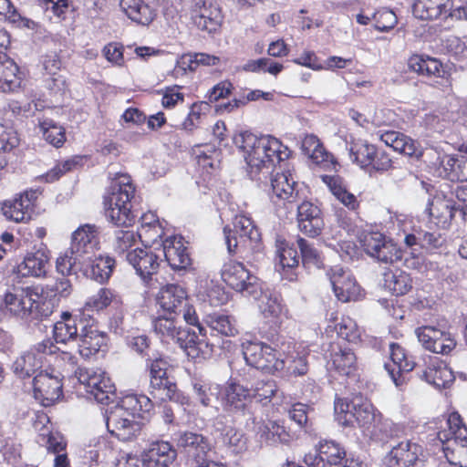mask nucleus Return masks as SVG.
<instances>
[{
	"label": "nucleus",
	"mask_w": 467,
	"mask_h": 467,
	"mask_svg": "<svg viewBox=\"0 0 467 467\" xmlns=\"http://www.w3.org/2000/svg\"><path fill=\"white\" fill-rule=\"evenodd\" d=\"M234 144L243 151L251 179H254L264 169L266 173L275 164L288 159L290 150L272 136L257 137L244 132L234 137Z\"/></svg>",
	"instance_id": "1"
},
{
	"label": "nucleus",
	"mask_w": 467,
	"mask_h": 467,
	"mask_svg": "<svg viewBox=\"0 0 467 467\" xmlns=\"http://www.w3.org/2000/svg\"><path fill=\"white\" fill-rule=\"evenodd\" d=\"M233 224L234 231L241 239H244V244L239 246L237 237L228 226H225L223 234L228 253L230 254L242 253V257L251 265L261 262L265 257L261 244V234L252 219L244 214L235 215Z\"/></svg>",
	"instance_id": "2"
},
{
	"label": "nucleus",
	"mask_w": 467,
	"mask_h": 467,
	"mask_svg": "<svg viewBox=\"0 0 467 467\" xmlns=\"http://www.w3.org/2000/svg\"><path fill=\"white\" fill-rule=\"evenodd\" d=\"M135 187L128 174H117L111 181L109 196L105 200L106 216L117 226H131L136 219L131 200Z\"/></svg>",
	"instance_id": "3"
},
{
	"label": "nucleus",
	"mask_w": 467,
	"mask_h": 467,
	"mask_svg": "<svg viewBox=\"0 0 467 467\" xmlns=\"http://www.w3.org/2000/svg\"><path fill=\"white\" fill-rule=\"evenodd\" d=\"M334 409L337 420L343 426L351 425L355 420L359 427L369 430L379 424L382 418L373 404L362 396H357L351 401L337 398Z\"/></svg>",
	"instance_id": "4"
},
{
	"label": "nucleus",
	"mask_w": 467,
	"mask_h": 467,
	"mask_svg": "<svg viewBox=\"0 0 467 467\" xmlns=\"http://www.w3.org/2000/svg\"><path fill=\"white\" fill-rule=\"evenodd\" d=\"M3 304L11 315L21 318L47 317L52 313L49 304L41 303V296L31 287H15L6 292Z\"/></svg>",
	"instance_id": "5"
},
{
	"label": "nucleus",
	"mask_w": 467,
	"mask_h": 467,
	"mask_svg": "<svg viewBox=\"0 0 467 467\" xmlns=\"http://www.w3.org/2000/svg\"><path fill=\"white\" fill-rule=\"evenodd\" d=\"M160 307L169 315L182 314L184 321L198 328L202 337L205 336V328L199 322L194 306L190 304L186 290L176 284H168L162 286L157 296Z\"/></svg>",
	"instance_id": "6"
},
{
	"label": "nucleus",
	"mask_w": 467,
	"mask_h": 467,
	"mask_svg": "<svg viewBox=\"0 0 467 467\" xmlns=\"http://www.w3.org/2000/svg\"><path fill=\"white\" fill-rule=\"evenodd\" d=\"M150 376V394L158 401L177 400L178 388L173 377L167 373L168 362L159 353H147Z\"/></svg>",
	"instance_id": "7"
},
{
	"label": "nucleus",
	"mask_w": 467,
	"mask_h": 467,
	"mask_svg": "<svg viewBox=\"0 0 467 467\" xmlns=\"http://www.w3.org/2000/svg\"><path fill=\"white\" fill-rule=\"evenodd\" d=\"M246 363L265 373H275L285 369V361L280 350L259 341H245L242 344Z\"/></svg>",
	"instance_id": "8"
},
{
	"label": "nucleus",
	"mask_w": 467,
	"mask_h": 467,
	"mask_svg": "<svg viewBox=\"0 0 467 467\" xmlns=\"http://www.w3.org/2000/svg\"><path fill=\"white\" fill-rule=\"evenodd\" d=\"M413 14L422 20H467V6L455 5L452 0H416Z\"/></svg>",
	"instance_id": "9"
},
{
	"label": "nucleus",
	"mask_w": 467,
	"mask_h": 467,
	"mask_svg": "<svg viewBox=\"0 0 467 467\" xmlns=\"http://www.w3.org/2000/svg\"><path fill=\"white\" fill-rule=\"evenodd\" d=\"M222 280L232 289L245 296L257 298L260 293L259 279L251 274L242 263L229 261L221 269Z\"/></svg>",
	"instance_id": "10"
},
{
	"label": "nucleus",
	"mask_w": 467,
	"mask_h": 467,
	"mask_svg": "<svg viewBox=\"0 0 467 467\" xmlns=\"http://www.w3.org/2000/svg\"><path fill=\"white\" fill-rule=\"evenodd\" d=\"M76 375L79 383L85 387L86 392L99 403L108 404L113 400L115 386L101 369L79 368Z\"/></svg>",
	"instance_id": "11"
},
{
	"label": "nucleus",
	"mask_w": 467,
	"mask_h": 467,
	"mask_svg": "<svg viewBox=\"0 0 467 467\" xmlns=\"http://www.w3.org/2000/svg\"><path fill=\"white\" fill-rule=\"evenodd\" d=\"M360 243L366 254L379 262L394 264L403 257L397 244L379 232L365 233Z\"/></svg>",
	"instance_id": "12"
},
{
	"label": "nucleus",
	"mask_w": 467,
	"mask_h": 467,
	"mask_svg": "<svg viewBox=\"0 0 467 467\" xmlns=\"http://www.w3.org/2000/svg\"><path fill=\"white\" fill-rule=\"evenodd\" d=\"M106 425L109 432L121 441H132L141 430L138 419L122 409H112L107 415Z\"/></svg>",
	"instance_id": "13"
},
{
	"label": "nucleus",
	"mask_w": 467,
	"mask_h": 467,
	"mask_svg": "<svg viewBox=\"0 0 467 467\" xmlns=\"http://www.w3.org/2000/svg\"><path fill=\"white\" fill-rule=\"evenodd\" d=\"M425 461V453L421 445L405 441L394 446L385 457L386 467L421 466Z\"/></svg>",
	"instance_id": "14"
},
{
	"label": "nucleus",
	"mask_w": 467,
	"mask_h": 467,
	"mask_svg": "<svg viewBox=\"0 0 467 467\" xmlns=\"http://www.w3.org/2000/svg\"><path fill=\"white\" fill-rule=\"evenodd\" d=\"M333 291L338 300L349 302L357 300L360 296V286L357 284L349 270L341 266H334L328 272Z\"/></svg>",
	"instance_id": "15"
},
{
	"label": "nucleus",
	"mask_w": 467,
	"mask_h": 467,
	"mask_svg": "<svg viewBox=\"0 0 467 467\" xmlns=\"http://www.w3.org/2000/svg\"><path fill=\"white\" fill-rule=\"evenodd\" d=\"M62 378L59 372L41 371L33 379L34 393L44 406L57 400L62 395Z\"/></svg>",
	"instance_id": "16"
},
{
	"label": "nucleus",
	"mask_w": 467,
	"mask_h": 467,
	"mask_svg": "<svg viewBox=\"0 0 467 467\" xmlns=\"http://www.w3.org/2000/svg\"><path fill=\"white\" fill-rule=\"evenodd\" d=\"M175 442L178 450L195 462L207 457L212 450L208 438L194 431H179Z\"/></svg>",
	"instance_id": "17"
},
{
	"label": "nucleus",
	"mask_w": 467,
	"mask_h": 467,
	"mask_svg": "<svg viewBox=\"0 0 467 467\" xmlns=\"http://www.w3.org/2000/svg\"><path fill=\"white\" fill-rule=\"evenodd\" d=\"M190 10L193 24L202 31L214 32L221 24L220 9L206 0H191Z\"/></svg>",
	"instance_id": "18"
},
{
	"label": "nucleus",
	"mask_w": 467,
	"mask_h": 467,
	"mask_svg": "<svg viewBox=\"0 0 467 467\" xmlns=\"http://www.w3.org/2000/svg\"><path fill=\"white\" fill-rule=\"evenodd\" d=\"M39 195L38 190H29L21 193L13 202H5L2 207L4 215L16 223L29 221Z\"/></svg>",
	"instance_id": "19"
},
{
	"label": "nucleus",
	"mask_w": 467,
	"mask_h": 467,
	"mask_svg": "<svg viewBox=\"0 0 467 467\" xmlns=\"http://www.w3.org/2000/svg\"><path fill=\"white\" fill-rule=\"evenodd\" d=\"M419 341L427 350L437 354H448L456 346L451 334L431 326H425L416 330Z\"/></svg>",
	"instance_id": "20"
},
{
	"label": "nucleus",
	"mask_w": 467,
	"mask_h": 467,
	"mask_svg": "<svg viewBox=\"0 0 467 467\" xmlns=\"http://www.w3.org/2000/svg\"><path fill=\"white\" fill-rule=\"evenodd\" d=\"M165 260L174 271H186L192 265V258L182 237L171 236L162 242Z\"/></svg>",
	"instance_id": "21"
},
{
	"label": "nucleus",
	"mask_w": 467,
	"mask_h": 467,
	"mask_svg": "<svg viewBox=\"0 0 467 467\" xmlns=\"http://www.w3.org/2000/svg\"><path fill=\"white\" fill-rule=\"evenodd\" d=\"M297 223L304 234L309 237L319 235L324 228L320 209L310 202H303L297 206Z\"/></svg>",
	"instance_id": "22"
},
{
	"label": "nucleus",
	"mask_w": 467,
	"mask_h": 467,
	"mask_svg": "<svg viewBox=\"0 0 467 467\" xmlns=\"http://www.w3.org/2000/svg\"><path fill=\"white\" fill-rule=\"evenodd\" d=\"M221 396L223 409L233 415L244 411L245 406L252 401L251 390L235 382H230L222 389Z\"/></svg>",
	"instance_id": "23"
},
{
	"label": "nucleus",
	"mask_w": 467,
	"mask_h": 467,
	"mask_svg": "<svg viewBox=\"0 0 467 467\" xmlns=\"http://www.w3.org/2000/svg\"><path fill=\"white\" fill-rule=\"evenodd\" d=\"M391 363H385L384 369L396 387L400 388L406 383L402 372L411 371L415 364L406 358L404 349L397 343L389 344Z\"/></svg>",
	"instance_id": "24"
},
{
	"label": "nucleus",
	"mask_w": 467,
	"mask_h": 467,
	"mask_svg": "<svg viewBox=\"0 0 467 467\" xmlns=\"http://www.w3.org/2000/svg\"><path fill=\"white\" fill-rule=\"evenodd\" d=\"M126 259L143 279L156 274L160 266V258L150 249L137 248L129 251Z\"/></svg>",
	"instance_id": "25"
},
{
	"label": "nucleus",
	"mask_w": 467,
	"mask_h": 467,
	"mask_svg": "<svg viewBox=\"0 0 467 467\" xmlns=\"http://www.w3.org/2000/svg\"><path fill=\"white\" fill-rule=\"evenodd\" d=\"M98 228L94 224H85L78 227L72 234L71 253L78 254L89 259L99 244Z\"/></svg>",
	"instance_id": "26"
},
{
	"label": "nucleus",
	"mask_w": 467,
	"mask_h": 467,
	"mask_svg": "<svg viewBox=\"0 0 467 467\" xmlns=\"http://www.w3.org/2000/svg\"><path fill=\"white\" fill-rule=\"evenodd\" d=\"M146 467H169L176 459V450L168 441H157L142 453Z\"/></svg>",
	"instance_id": "27"
},
{
	"label": "nucleus",
	"mask_w": 467,
	"mask_h": 467,
	"mask_svg": "<svg viewBox=\"0 0 467 467\" xmlns=\"http://www.w3.org/2000/svg\"><path fill=\"white\" fill-rule=\"evenodd\" d=\"M272 198L287 203H294L299 200L297 182L290 173H276L271 180Z\"/></svg>",
	"instance_id": "28"
},
{
	"label": "nucleus",
	"mask_w": 467,
	"mask_h": 467,
	"mask_svg": "<svg viewBox=\"0 0 467 467\" xmlns=\"http://www.w3.org/2000/svg\"><path fill=\"white\" fill-rule=\"evenodd\" d=\"M82 323L78 315L62 312L60 319L54 324L53 336L57 343L67 344L78 339V324Z\"/></svg>",
	"instance_id": "29"
},
{
	"label": "nucleus",
	"mask_w": 467,
	"mask_h": 467,
	"mask_svg": "<svg viewBox=\"0 0 467 467\" xmlns=\"http://www.w3.org/2000/svg\"><path fill=\"white\" fill-rule=\"evenodd\" d=\"M115 264V259L109 255H99L94 259H91L89 255V259H86V265H83L82 274L86 277L102 284L111 276Z\"/></svg>",
	"instance_id": "30"
},
{
	"label": "nucleus",
	"mask_w": 467,
	"mask_h": 467,
	"mask_svg": "<svg viewBox=\"0 0 467 467\" xmlns=\"http://www.w3.org/2000/svg\"><path fill=\"white\" fill-rule=\"evenodd\" d=\"M106 345V336L93 327L83 326L78 337V352L85 358L97 354Z\"/></svg>",
	"instance_id": "31"
},
{
	"label": "nucleus",
	"mask_w": 467,
	"mask_h": 467,
	"mask_svg": "<svg viewBox=\"0 0 467 467\" xmlns=\"http://www.w3.org/2000/svg\"><path fill=\"white\" fill-rule=\"evenodd\" d=\"M458 208L454 201L437 196L429 202L426 212L436 220V224L445 226L452 220Z\"/></svg>",
	"instance_id": "32"
},
{
	"label": "nucleus",
	"mask_w": 467,
	"mask_h": 467,
	"mask_svg": "<svg viewBox=\"0 0 467 467\" xmlns=\"http://www.w3.org/2000/svg\"><path fill=\"white\" fill-rule=\"evenodd\" d=\"M331 364L336 371L344 376L353 374L358 368L357 357L353 350L338 345L332 348Z\"/></svg>",
	"instance_id": "33"
},
{
	"label": "nucleus",
	"mask_w": 467,
	"mask_h": 467,
	"mask_svg": "<svg viewBox=\"0 0 467 467\" xmlns=\"http://www.w3.org/2000/svg\"><path fill=\"white\" fill-rule=\"evenodd\" d=\"M119 6L130 19L140 25H149L155 17L154 10L143 0H120Z\"/></svg>",
	"instance_id": "34"
},
{
	"label": "nucleus",
	"mask_w": 467,
	"mask_h": 467,
	"mask_svg": "<svg viewBox=\"0 0 467 467\" xmlns=\"http://www.w3.org/2000/svg\"><path fill=\"white\" fill-rule=\"evenodd\" d=\"M408 67L419 75L442 78L445 70L441 61L434 57L414 55L408 60Z\"/></svg>",
	"instance_id": "35"
},
{
	"label": "nucleus",
	"mask_w": 467,
	"mask_h": 467,
	"mask_svg": "<svg viewBox=\"0 0 467 467\" xmlns=\"http://www.w3.org/2000/svg\"><path fill=\"white\" fill-rule=\"evenodd\" d=\"M380 283L386 290L395 296H403L412 287V280L410 275L401 270L385 271Z\"/></svg>",
	"instance_id": "36"
},
{
	"label": "nucleus",
	"mask_w": 467,
	"mask_h": 467,
	"mask_svg": "<svg viewBox=\"0 0 467 467\" xmlns=\"http://www.w3.org/2000/svg\"><path fill=\"white\" fill-rule=\"evenodd\" d=\"M322 181L327 185L332 194L349 210H356L359 206L357 197L349 192L344 181L337 175H324Z\"/></svg>",
	"instance_id": "37"
},
{
	"label": "nucleus",
	"mask_w": 467,
	"mask_h": 467,
	"mask_svg": "<svg viewBox=\"0 0 467 467\" xmlns=\"http://www.w3.org/2000/svg\"><path fill=\"white\" fill-rule=\"evenodd\" d=\"M48 421L49 419L45 413L37 415L35 428L36 431H40L39 437L41 440H39L38 442H43L49 451L58 454L65 450L66 442L63 437L58 434L51 433L49 429L45 426V422Z\"/></svg>",
	"instance_id": "38"
},
{
	"label": "nucleus",
	"mask_w": 467,
	"mask_h": 467,
	"mask_svg": "<svg viewBox=\"0 0 467 467\" xmlns=\"http://www.w3.org/2000/svg\"><path fill=\"white\" fill-rule=\"evenodd\" d=\"M421 378L438 389L447 388L454 380L451 368L444 363L433 362L422 371Z\"/></svg>",
	"instance_id": "39"
},
{
	"label": "nucleus",
	"mask_w": 467,
	"mask_h": 467,
	"mask_svg": "<svg viewBox=\"0 0 467 467\" xmlns=\"http://www.w3.org/2000/svg\"><path fill=\"white\" fill-rule=\"evenodd\" d=\"M113 409H122L136 419L143 418L142 414L150 412L152 409L150 399L145 395H126L119 404Z\"/></svg>",
	"instance_id": "40"
},
{
	"label": "nucleus",
	"mask_w": 467,
	"mask_h": 467,
	"mask_svg": "<svg viewBox=\"0 0 467 467\" xmlns=\"http://www.w3.org/2000/svg\"><path fill=\"white\" fill-rule=\"evenodd\" d=\"M48 256L43 251L27 254L18 270L23 275L42 276L47 272Z\"/></svg>",
	"instance_id": "41"
},
{
	"label": "nucleus",
	"mask_w": 467,
	"mask_h": 467,
	"mask_svg": "<svg viewBox=\"0 0 467 467\" xmlns=\"http://www.w3.org/2000/svg\"><path fill=\"white\" fill-rule=\"evenodd\" d=\"M348 145V150L353 162H356L361 168L370 166L377 150L374 145L361 140H352Z\"/></svg>",
	"instance_id": "42"
},
{
	"label": "nucleus",
	"mask_w": 467,
	"mask_h": 467,
	"mask_svg": "<svg viewBox=\"0 0 467 467\" xmlns=\"http://www.w3.org/2000/svg\"><path fill=\"white\" fill-rule=\"evenodd\" d=\"M18 67L16 63L5 55L0 56V89L4 92L14 91L20 86V79L16 77Z\"/></svg>",
	"instance_id": "43"
},
{
	"label": "nucleus",
	"mask_w": 467,
	"mask_h": 467,
	"mask_svg": "<svg viewBox=\"0 0 467 467\" xmlns=\"http://www.w3.org/2000/svg\"><path fill=\"white\" fill-rule=\"evenodd\" d=\"M86 259L82 255L71 253V247L59 255L56 262V267L62 275H77L82 273Z\"/></svg>",
	"instance_id": "44"
},
{
	"label": "nucleus",
	"mask_w": 467,
	"mask_h": 467,
	"mask_svg": "<svg viewBox=\"0 0 467 467\" xmlns=\"http://www.w3.org/2000/svg\"><path fill=\"white\" fill-rule=\"evenodd\" d=\"M163 229L157 220V216L152 213H147L140 217V228L138 235L144 238L145 242L155 244L158 239H161Z\"/></svg>",
	"instance_id": "45"
},
{
	"label": "nucleus",
	"mask_w": 467,
	"mask_h": 467,
	"mask_svg": "<svg viewBox=\"0 0 467 467\" xmlns=\"http://www.w3.org/2000/svg\"><path fill=\"white\" fill-rule=\"evenodd\" d=\"M41 367L39 358L28 349L16 358L13 364V371L18 377L25 379L31 377Z\"/></svg>",
	"instance_id": "46"
},
{
	"label": "nucleus",
	"mask_w": 467,
	"mask_h": 467,
	"mask_svg": "<svg viewBox=\"0 0 467 467\" xmlns=\"http://www.w3.org/2000/svg\"><path fill=\"white\" fill-rule=\"evenodd\" d=\"M177 315L169 317L160 316L153 321L154 331L160 336L162 341L170 342L174 339L176 332L181 327L180 321L176 318Z\"/></svg>",
	"instance_id": "47"
},
{
	"label": "nucleus",
	"mask_w": 467,
	"mask_h": 467,
	"mask_svg": "<svg viewBox=\"0 0 467 467\" xmlns=\"http://www.w3.org/2000/svg\"><path fill=\"white\" fill-rule=\"evenodd\" d=\"M301 149L303 152L316 164L327 161L329 158L328 152L326 151L319 139L313 134L305 136L302 140Z\"/></svg>",
	"instance_id": "48"
},
{
	"label": "nucleus",
	"mask_w": 467,
	"mask_h": 467,
	"mask_svg": "<svg viewBox=\"0 0 467 467\" xmlns=\"http://www.w3.org/2000/svg\"><path fill=\"white\" fill-rule=\"evenodd\" d=\"M259 309L265 317H276L281 313L282 306L279 296L270 291H263L260 285V293L258 297Z\"/></svg>",
	"instance_id": "49"
},
{
	"label": "nucleus",
	"mask_w": 467,
	"mask_h": 467,
	"mask_svg": "<svg viewBox=\"0 0 467 467\" xmlns=\"http://www.w3.org/2000/svg\"><path fill=\"white\" fill-rule=\"evenodd\" d=\"M44 69L50 77L46 79L47 85L50 89H60L65 85V79L57 75L61 67V61L55 53L46 56L44 59Z\"/></svg>",
	"instance_id": "50"
},
{
	"label": "nucleus",
	"mask_w": 467,
	"mask_h": 467,
	"mask_svg": "<svg viewBox=\"0 0 467 467\" xmlns=\"http://www.w3.org/2000/svg\"><path fill=\"white\" fill-rule=\"evenodd\" d=\"M193 391L198 401L204 407L214 406L215 401H219L222 395V388L218 384H202L196 382L193 384Z\"/></svg>",
	"instance_id": "51"
},
{
	"label": "nucleus",
	"mask_w": 467,
	"mask_h": 467,
	"mask_svg": "<svg viewBox=\"0 0 467 467\" xmlns=\"http://www.w3.org/2000/svg\"><path fill=\"white\" fill-rule=\"evenodd\" d=\"M444 169L449 171L451 180L467 182V156L462 154L448 156L444 161Z\"/></svg>",
	"instance_id": "52"
},
{
	"label": "nucleus",
	"mask_w": 467,
	"mask_h": 467,
	"mask_svg": "<svg viewBox=\"0 0 467 467\" xmlns=\"http://www.w3.org/2000/svg\"><path fill=\"white\" fill-rule=\"evenodd\" d=\"M220 62V58L216 56H212L205 53L187 54L183 55L179 61L180 67L183 70H196L197 67L202 66H215Z\"/></svg>",
	"instance_id": "53"
},
{
	"label": "nucleus",
	"mask_w": 467,
	"mask_h": 467,
	"mask_svg": "<svg viewBox=\"0 0 467 467\" xmlns=\"http://www.w3.org/2000/svg\"><path fill=\"white\" fill-rule=\"evenodd\" d=\"M262 436L274 442L288 443L293 440L294 435L286 428L276 421H269L267 424L259 427Z\"/></svg>",
	"instance_id": "54"
},
{
	"label": "nucleus",
	"mask_w": 467,
	"mask_h": 467,
	"mask_svg": "<svg viewBox=\"0 0 467 467\" xmlns=\"http://www.w3.org/2000/svg\"><path fill=\"white\" fill-rule=\"evenodd\" d=\"M318 448L321 452V460H324L326 465L340 464L346 457L345 450L335 441L320 442Z\"/></svg>",
	"instance_id": "55"
},
{
	"label": "nucleus",
	"mask_w": 467,
	"mask_h": 467,
	"mask_svg": "<svg viewBox=\"0 0 467 467\" xmlns=\"http://www.w3.org/2000/svg\"><path fill=\"white\" fill-rule=\"evenodd\" d=\"M208 324L213 330L226 337L234 336L237 333L234 318L227 315L213 314L209 317Z\"/></svg>",
	"instance_id": "56"
},
{
	"label": "nucleus",
	"mask_w": 467,
	"mask_h": 467,
	"mask_svg": "<svg viewBox=\"0 0 467 467\" xmlns=\"http://www.w3.org/2000/svg\"><path fill=\"white\" fill-rule=\"evenodd\" d=\"M197 337L195 332L181 326L172 341L177 343L186 352L188 357L196 358L197 350L193 347L196 346Z\"/></svg>",
	"instance_id": "57"
},
{
	"label": "nucleus",
	"mask_w": 467,
	"mask_h": 467,
	"mask_svg": "<svg viewBox=\"0 0 467 467\" xmlns=\"http://www.w3.org/2000/svg\"><path fill=\"white\" fill-rule=\"evenodd\" d=\"M40 129L43 132L44 139L48 143L57 148L63 145L66 136L65 130L62 127L57 126L51 119H45L40 123Z\"/></svg>",
	"instance_id": "58"
},
{
	"label": "nucleus",
	"mask_w": 467,
	"mask_h": 467,
	"mask_svg": "<svg viewBox=\"0 0 467 467\" xmlns=\"http://www.w3.org/2000/svg\"><path fill=\"white\" fill-rule=\"evenodd\" d=\"M297 246L301 253V258L304 265L319 266L321 265V256L318 250L307 240L298 237Z\"/></svg>",
	"instance_id": "59"
},
{
	"label": "nucleus",
	"mask_w": 467,
	"mask_h": 467,
	"mask_svg": "<svg viewBox=\"0 0 467 467\" xmlns=\"http://www.w3.org/2000/svg\"><path fill=\"white\" fill-rule=\"evenodd\" d=\"M335 330L341 338L348 342H356L360 337V332L356 322L348 317H342L341 320L335 325Z\"/></svg>",
	"instance_id": "60"
},
{
	"label": "nucleus",
	"mask_w": 467,
	"mask_h": 467,
	"mask_svg": "<svg viewBox=\"0 0 467 467\" xmlns=\"http://www.w3.org/2000/svg\"><path fill=\"white\" fill-rule=\"evenodd\" d=\"M374 27L381 32H387L392 29L398 20L395 13L387 8H382L372 14Z\"/></svg>",
	"instance_id": "61"
},
{
	"label": "nucleus",
	"mask_w": 467,
	"mask_h": 467,
	"mask_svg": "<svg viewBox=\"0 0 467 467\" xmlns=\"http://www.w3.org/2000/svg\"><path fill=\"white\" fill-rule=\"evenodd\" d=\"M250 390L252 399L255 398L260 402H266L276 393L277 388L274 380H258Z\"/></svg>",
	"instance_id": "62"
},
{
	"label": "nucleus",
	"mask_w": 467,
	"mask_h": 467,
	"mask_svg": "<svg viewBox=\"0 0 467 467\" xmlns=\"http://www.w3.org/2000/svg\"><path fill=\"white\" fill-rule=\"evenodd\" d=\"M82 161L83 160L81 157L76 156L72 159L57 163L53 169L47 172L45 176L46 181L47 182H52L56 180H58L66 172L70 171L74 168L81 165Z\"/></svg>",
	"instance_id": "63"
},
{
	"label": "nucleus",
	"mask_w": 467,
	"mask_h": 467,
	"mask_svg": "<svg viewBox=\"0 0 467 467\" xmlns=\"http://www.w3.org/2000/svg\"><path fill=\"white\" fill-rule=\"evenodd\" d=\"M138 234L130 230H118L115 232L113 243L114 250L119 254H124L136 243Z\"/></svg>",
	"instance_id": "64"
}]
</instances>
